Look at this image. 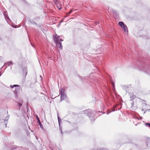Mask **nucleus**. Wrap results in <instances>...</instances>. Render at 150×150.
<instances>
[{"mask_svg": "<svg viewBox=\"0 0 150 150\" xmlns=\"http://www.w3.org/2000/svg\"><path fill=\"white\" fill-rule=\"evenodd\" d=\"M83 112L87 116L89 117L90 120L91 121H94L96 119V117L99 116V115L97 114V111L94 112L89 109L85 110L83 111Z\"/></svg>", "mask_w": 150, "mask_h": 150, "instance_id": "f257e3e1", "label": "nucleus"}, {"mask_svg": "<svg viewBox=\"0 0 150 150\" xmlns=\"http://www.w3.org/2000/svg\"><path fill=\"white\" fill-rule=\"evenodd\" d=\"M10 87L11 88H13L14 87H16L15 89V90L14 92L16 93H18V91L20 90V86L18 85H10Z\"/></svg>", "mask_w": 150, "mask_h": 150, "instance_id": "f03ea898", "label": "nucleus"}, {"mask_svg": "<svg viewBox=\"0 0 150 150\" xmlns=\"http://www.w3.org/2000/svg\"><path fill=\"white\" fill-rule=\"evenodd\" d=\"M54 37V40L56 43L59 42V40L60 37L56 34L55 35H54L53 36Z\"/></svg>", "mask_w": 150, "mask_h": 150, "instance_id": "7ed1b4c3", "label": "nucleus"}, {"mask_svg": "<svg viewBox=\"0 0 150 150\" xmlns=\"http://www.w3.org/2000/svg\"><path fill=\"white\" fill-rule=\"evenodd\" d=\"M143 71L147 73L148 74L150 73V69L149 68L147 67H143V68H140Z\"/></svg>", "mask_w": 150, "mask_h": 150, "instance_id": "20e7f679", "label": "nucleus"}, {"mask_svg": "<svg viewBox=\"0 0 150 150\" xmlns=\"http://www.w3.org/2000/svg\"><path fill=\"white\" fill-rule=\"evenodd\" d=\"M129 95L130 96V98L131 99L130 101H131L132 100L134 99L135 97V95H134L133 93H130Z\"/></svg>", "mask_w": 150, "mask_h": 150, "instance_id": "39448f33", "label": "nucleus"}, {"mask_svg": "<svg viewBox=\"0 0 150 150\" xmlns=\"http://www.w3.org/2000/svg\"><path fill=\"white\" fill-rule=\"evenodd\" d=\"M23 100L22 99H21L20 100L19 102H18L17 103V104H18V106L19 107V110L20 109L21 107L22 106V103H23Z\"/></svg>", "mask_w": 150, "mask_h": 150, "instance_id": "423d86ee", "label": "nucleus"}, {"mask_svg": "<svg viewBox=\"0 0 150 150\" xmlns=\"http://www.w3.org/2000/svg\"><path fill=\"white\" fill-rule=\"evenodd\" d=\"M4 16L5 18V19H8L9 20H10V19L9 18L8 16L7 13V12L6 11H5L4 12Z\"/></svg>", "mask_w": 150, "mask_h": 150, "instance_id": "0eeeda50", "label": "nucleus"}, {"mask_svg": "<svg viewBox=\"0 0 150 150\" xmlns=\"http://www.w3.org/2000/svg\"><path fill=\"white\" fill-rule=\"evenodd\" d=\"M65 89L64 88H62L61 89V91H60V96L62 95H64L66 94L65 92Z\"/></svg>", "mask_w": 150, "mask_h": 150, "instance_id": "6e6552de", "label": "nucleus"}, {"mask_svg": "<svg viewBox=\"0 0 150 150\" xmlns=\"http://www.w3.org/2000/svg\"><path fill=\"white\" fill-rule=\"evenodd\" d=\"M23 74L24 75V73H25V76H26L27 74V68L26 67H24V68H23Z\"/></svg>", "mask_w": 150, "mask_h": 150, "instance_id": "1a4fd4ad", "label": "nucleus"}, {"mask_svg": "<svg viewBox=\"0 0 150 150\" xmlns=\"http://www.w3.org/2000/svg\"><path fill=\"white\" fill-rule=\"evenodd\" d=\"M122 87L123 88V89L125 90L126 91H127L129 90L128 87L126 85H122Z\"/></svg>", "mask_w": 150, "mask_h": 150, "instance_id": "9d476101", "label": "nucleus"}, {"mask_svg": "<svg viewBox=\"0 0 150 150\" xmlns=\"http://www.w3.org/2000/svg\"><path fill=\"white\" fill-rule=\"evenodd\" d=\"M60 97H61L60 100L61 101H62V100H64L67 98L66 94L64 95H62H62H61V96H60Z\"/></svg>", "mask_w": 150, "mask_h": 150, "instance_id": "9b49d317", "label": "nucleus"}, {"mask_svg": "<svg viewBox=\"0 0 150 150\" xmlns=\"http://www.w3.org/2000/svg\"><path fill=\"white\" fill-rule=\"evenodd\" d=\"M10 64H11L12 65H13V63L11 61L9 62L6 63H5L4 64V66H6V67H7V66H9Z\"/></svg>", "mask_w": 150, "mask_h": 150, "instance_id": "f8f14e48", "label": "nucleus"}, {"mask_svg": "<svg viewBox=\"0 0 150 150\" xmlns=\"http://www.w3.org/2000/svg\"><path fill=\"white\" fill-rule=\"evenodd\" d=\"M56 44L57 45V46L58 47L59 46V47L61 49H62V43L61 42H59L56 43Z\"/></svg>", "mask_w": 150, "mask_h": 150, "instance_id": "ddd939ff", "label": "nucleus"}, {"mask_svg": "<svg viewBox=\"0 0 150 150\" xmlns=\"http://www.w3.org/2000/svg\"><path fill=\"white\" fill-rule=\"evenodd\" d=\"M117 110V109L116 106H115L112 109V111H111L110 112L108 111L107 112V115L109 113H110L112 111H114L115 110Z\"/></svg>", "mask_w": 150, "mask_h": 150, "instance_id": "4468645a", "label": "nucleus"}, {"mask_svg": "<svg viewBox=\"0 0 150 150\" xmlns=\"http://www.w3.org/2000/svg\"><path fill=\"white\" fill-rule=\"evenodd\" d=\"M58 122H59V127L60 128V130L61 132V133H62V130L61 128H60V122H61V119H60V117L58 116Z\"/></svg>", "mask_w": 150, "mask_h": 150, "instance_id": "2eb2a0df", "label": "nucleus"}, {"mask_svg": "<svg viewBox=\"0 0 150 150\" xmlns=\"http://www.w3.org/2000/svg\"><path fill=\"white\" fill-rule=\"evenodd\" d=\"M143 122L144 123V125L146 127L150 128V123L146 122L144 121H143Z\"/></svg>", "mask_w": 150, "mask_h": 150, "instance_id": "dca6fc26", "label": "nucleus"}, {"mask_svg": "<svg viewBox=\"0 0 150 150\" xmlns=\"http://www.w3.org/2000/svg\"><path fill=\"white\" fill-rule=\"evenodd\" d=\"M119 25L121 27H122L125 25L124 23L122 22H120L118 23Z\"/></svg>", "mask_w": 150, "mask_h": 150, "instance_id": "f3484780", "label": "nucleus"}, {"mask_svg": "<svg viewBox=\"0 0 150 150\" xmlns=\"http://www.w3.org/2000/svg\"><path fill=\"white\" fill-rule=\"evenodd\" d=\"M29 22L30 24L37 25V24L32 20H30Z\"/></svg>", "mask_w": 150, "mask_h": 150, "instance_id": "a211bd4d", "label": "nucleus"}, {"mask_svg": "<svg viewBox=\"0 0 150 150\" xmlns=\"http://www.w3.org/2000/svg\"><path fill=\"white\" fill-rule=\"evenodd\" d=\"M123 28V30L124 31L126 32V30H127V26L126 25H125L124 26L122 27ZM128 30H127V31Z\"/></svg>", "mask_w": 150, "mask_h": 150, "instance_id": "6ab92c4d", "label": "nucleus"}, {"mask_svg": "<svg viewBox=\"0 0 150 150\" xmlns=\"http://www.w3.org/2000/svg\"><path fill=\"white\" fill-rule=\"evenodd\" d=\"M145 105L146 107H147V110H149L150 109V105L146 104Z\"/></svg>", "mask_w": 150, "mask_h": 150, "instance_id": "aec40b11", "label": "nucleus"}, {"mask_svg": "<svg viewBox=\"0 0 150 150\" xmlns=\"http://www.w3.org/2000/svg\"><path fill=\"white\" fill-rule=\"evenodd\" d=\"M39 125L40 126V127L42 128V125L41 124V122H40V120H39Z\"/></svg>", "mask_w": 150, "mask_h": 150, "instance_id": "412c9836", "label": "nucleus"}, {"mask_svg": "<svg viewBox=\"0 0 150 150\" xmlns=\"http://www.w3.org/2000/svg\"><path fill=\"white\" fill-rule=\"evenodd\" d=\"M112 11L114 13H115V14H117V12L114 10H113Z\"/></svg>", "mask_w": 150, "mask_h": 150, "instance_id": "4be33fe9", "label": "nucleus"}, {"mask_svg": "<svg viewBox=\"0 0 150 150\" xmlns=\"http://www.w3.org/2000/svg\"><path fill=\"white\" fill-rule=\"evenodd\" d=\"M134 103L133 102H132V103H131V108H132V107L134 105Z\"/></svg>", "mask_w": 150, "mask_h": 150, "instance_id": "5701e85b", "label": "nucleus"}, {"mask_svg": "<svg viewBox=\"0 0 150 150\" xmlns=\"http://www.w3.org/2000/svg\"><path fill=\"white\" fill-rule=\"evenodd\" d=\"M72 12V10H71L69 12L67 13V14L68 15L70 14Z\"/></svg>", "mask_w": 150, "mask_h": 150, "instance_id": "b1692460", "label": "nucleus"}, {"mask_svg": "<svg viewBox=\"0 0 150 150\" xmlns=\"http://www.w3.org/2000/svg\"><path fill=\"white\" fill-rule=\"evenodd\" d=\"M99 23V22H98L96 21L95 22V23L96 24H98Z\"/></svg>", "mask_w": 150, "mask_h": 150, "instance_id": "393cba45", "label": "nucleus"}, {"mask_svg": "<svg viewBox=\"0 0 150 150\" xmlns=\"http://www.w3.org/2000/svg\"><path fill=\"white\" fill-rule=\"evenodd\" d=\"M112 86H113L114 87V89H115V87H114V83H112Z\"/></svg>", "mask_w": 150, "mask_h": 150, "instance_id": "a878e982", "label": "nucleus"}, {"mask_svg": "<svg viewBox=\"0 0 150 150\" xmlns=\"http://www.w3.org/2000/svg\"><path fill=\"white\" fill-rule=\"evenodd\" d=\"M142 117H140L139 119H140V120H141V119H142Z\"/></svg>", "mask_w": 150, "mask_h": 150, "instance_id": "bb28decb", "label": "nucleus"}, {"mask_svg": "<svg viewBox=\"0 0 150 150\" xmlns=\"http://www.w3.org/2000/svg\"><path fill=\"white\" fill-rule=\"evenodd\" d=\"M63 19H62V20L61 21H60V23H62V22H63Z\"/></svg>", "mask_w": 150, "mask_h": 150, "instance_id": "cd10ccee", "label": "nucleus"}, {"mask_svg": "<svg viewBox=\"0 0 150 150\" xmlns=\"http://www.w3.org/2000/svg\"><path fill=\"white\" fill-rule=\"evenodd\" d=\"M60 40L61 41H63V40L61 38L60 39Z\"/></svg>", "mask_w": 150, "mask_h": 150, "instance_id": "c85d7f7f", "label": "nucleus"}, {"mask_svg": "<svg viewBox=\"0 0 150 150\" xmlns=\"http://www.w3.org/2000/svg\"><path fill=\"white\" fill-rule=\"evenodd\" d=\"M36 117H37L38 118V116L37 115H36Z\"/></svg>", "mask_w": 150, "mask_h": 150, "instance_id": "c756f323", "label": "nucleus"}, {"mask_svg": "<svg viewBox=\"0 0 150 150\" xmlns=\"http://www.w3.org/2000/svg\"><path fill=\"white\" fill-rule=\"evenodd\" d=\"M142 111H144V110L143 109H142Z\"/></svg>", "mask_w": 150, "mask_h": 150, "instance_id": "7c9ffc66", "label": "nucleus"}, {"mask_svg": "<svg viewBox=\"0 0 150 150\" xmlns=\"http://www.w3.org/2000/svg\"><path fill=\"white\" fill-rule=\"evenodd\" d=\"M61 8H59V10H60V9H61Z\"/></svg>", "mask_w": 150, "mask_h": 150, "instance_id": "2f4dec72", "label": "nucleus"}, {"mask_svg": "<svg viewBox=\"0 0 150 150\" xmlns=\"http://www.w3.org/2000/svg\"><path fill=\"white\" fill-rule=\"evenodd\" d=\"M98 112H101L100 111H99Z\"/></svg>", "mask_w": 150, "mask_h": 150, "instance_id": "473e14b6", "label": "nucleus"}, {"mask_svg": "<svg viewBox=\"0 0 150 150\" xmlns=\"http://www.w3.org/2000/svg\"><path fill=\"white\" fill-rule=\"evenodd\" d=\"M60 23L59 24V25H60Z\"/></svg>", "mask_w": 150, "mask_h": 150, "instance_id": "72a5a7b5", "label": "nucleus"}, {"mask_svg": "<svg viewBox=\"0 0 150 150\" xmlns=\"http://www.w3.org/2000/svg\"><path fill=\"white\" fill-rule=\"evenodd\" d=\"M145 113V111L144 112V113Z\"/></svg>", "mask_w": 150, "mask_h": 150, "instance_id": "f704fd0d", "label": "nucleus"}]
</instances>
